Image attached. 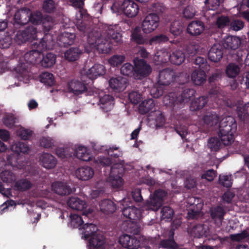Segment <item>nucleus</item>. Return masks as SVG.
Returning <instances> with one entry per match:
<instances>
[{
	"label": "nucleus",
	"instance_id": "31",
	"mask_svg": "<svg viewBox=\"0 0 249 249\" xmlns=\"http://www.w3.org/2000/svg\"><path fill=\"white\" fill-rule=\"evenodd\" d=\"M189 81V75L187 73H182L176 78L172 84V89H175L180 91V89L182 87L186 86V84Z\"/></svg>",
	"mask_w": 249,
	"mask_h": 249
},
{
	"label": "nucleus",
	"instance_id": "59",
	"mask_svg": "<svg viewBox=\"0 0 249 249\" xmlns=\"http://www.w3.org/2000/svg\"><path fill=\"white\" fill-rule=\"evenodd\" d=\"M69 148L59 147L56 149V154L57 156L62 159H67L69 158L72 157V153L70 151Z\"/></svg>",
	"mask_w": 249,
	"mask_h": 249
},
{
	"label": "nucleus",
	"instance_id": "56",
	"mask_svg": "<svg viewBox=\"0 0 249 249\" xmlns=\"http://www.w3.org/2000/svg\"><path fill=\"white\" fill-rule=\"evenodd\" d=\"M237 112L238 117L242 120H245L247 117H249V102L242 107H237Z\"/></svg>",
	"mask_w": 249,
	"mask_h": 249
},
{
	"label": "nucleus",
	"instance_id": "1",
	"mask_svg": "<svg viewBox=\"0 0 249 249\" xmlns=\"http://www.w3.org/2000/svg\"><path fill=\"white\" fill-rule=\"evenodd\" d=\"M71 5L78 8L75 15V25L84 36H87V41L90 45L97 46L103 53H108L114 49V47L121 44L122 36L117 29L118 26L105 25L101 33L91 29L90 17L83 8L84 0H69Z\"/></svg>",
	"mask_w": 249,
	"mask_h": 249
},
{
	"label": "nucleus",
	"instance_id": "26",
	"mask_svg": "<svg viewBox=\"0 0 249 249\" xmlns=\"http://www.w3.org/2000/svg\"><path fill=\"white\" fill-rule=\"evenodd\" d=\"M93 169L88 166H83L76 170L75 174L77 178L82 180H88L94 175Z\"/></svg>",
	"mask_w": 249,
	"mask_h": 249
},
{
	"label": "nucleus",
	"instance_id": "15",
	"mask_svg": "<svg viewBox=\"0 0 249 249\" xmlns=\"http://www.w3.org/2000/svg\"><path fill=\"white\" fill-rule=\"evenodd\" d=\"M31 10L26 7L21 8L15 14V25L23 26L29 22Z\"/></svg>",
	"mask_w": 249,
	"mask_h": 249
},
{
	"label": "nucleus",
	"instance_id": "58",
	"mask_svg": "<svg viewBox=\"0 0 249 249\" xmlns=\"http://www.w3.org/2000/svg\"><path fill=\"white\" fill-rule=\"evenodd\" d=\"M43 18L44 16H42L40 11H36L32 12L31 11L29 21L35 25L41 24Z\"/></svg>",
	"mask_w": 249,
	"mask_h": 249
},
{
	"label": "nucleus",
	"instance_id": "47",
	"mask_svg": "<svg viewBox=\"0 0 249 249\" xmlns=\"http://www.w3.org/2000/svg\"><path fill=\"white\" fill-rule=\"evenodd\" d=\"M199 199H197V203L195 204V202H193V205H195L196 209H195V207L194 206V208H191L188 212V217L190 219H196L198 218L200 211L202 210V205L201 203H198Z\"/></svg>",
	"mask_w": 249,
	"mask_h": 249
},
{
	"label": "nucleus",
	"instance_id": "25",
	"mask_svg": "<svg viewBox=\"0 0 249 249\" xmlns=\"http://www.w3.org/2000/svg\"><path fill=\"white\" fill-rule=\"evenodd\" d=\"M99 102L101 108L105 112L110 111L114 106V98L109 94H105L102 96L99 95Z\"/></svg>",
	"mask_w": 249,
	"mask_h": 249
},
{
	"label": "nucleus",
	"instance_id": "40",
	"mask_svg": "<svg viewBox=\"0 0 249 249\" xmlns=\"http://www.w3.org/2000/svg\"><path fill=\"white\" fill-rule=\"evenodd\" d=\"M155 107L154 100L152 99L142 101L139 105V111L141 114H145L152 111Z\"/></svg>",
	"mask_w": 249,
	"mask_h": 249
},
{
	"label": "nucleus",
	"instance_id": "6",
	"mask_svg": "<svg viewBox=\"0 0 249 249\" xmlns=\"http://www.w3.org/2000/svg\"><path fill=\"white\" fill-rule=\"evenodd\" d=\"M40 53L33 49L28 52H26L23 56V60L25 62H22L18 64L16 68L18 72L23 73L26 72L28 69L27 64H35L38 62H40Z\"/></svg>",
	"mask_w": 249,
	"mask_h": 249
},
{
	"label": "nucleus",
	"instance_id": "53",
	"mask_svg": "<svg viewBox=\"0 0 249 249\" xmlns=\"http://www.w3.org/2000/svg\"><path fill=\"white\" fill-rule=\"evenodd\" d=\"M183 27L179 21H174L170 26V32L175 36H179L182 32Z\"/></svg>",
	"mask_w": 249,
	"mask_h": 249
},
{
	"label": "nucleus",
	"instance_id": "61",
	"mask_svg": "<svg viewBox=\"0 0 249 249\" xmlns=\"http://www.w3.org/2000/svg\"><path fill=\"white\" fill-rule=\"evenodd\" d=\"M218 183L223 187L230 188L232 184L231 175H220L219 176Z\"/></svg>",
	"mask_w": 249,
	"mask_h": 249
},
{
	"label": "nucleus",
	"instance_id": "64",
	"mask_svg": "<svg viewBox=\"0 0 249 249\" xmlns=\"http://www.w3.org/2000/svg\"><path fill=\"white\" fill-rule=\"evenodd\" d=\"M16 118L13 114H6L3 118L4 124L9 128H12L15 126Z\"/></svg>",
	"mask_w": 249,
	"mask_h": 249
},
{
	"label": "nucleus",
	"instance_id": "62",
	"mask_svg": "<svg viewBox=\"0 0 249 249\" xmlns=\"http://www.w3.org/2000/svg\"><path fill=\"white\" fill-rule=\"evenodd\" d=\"M169 40L168 37L163 34L155 36L149 40V44L151 45L165 43Z\"/></svg>",
	"mask_w": 249,
	"mask_h": 249
},
{
	"label": "nucleus",
	"instance_id": "60",
	"mask_svg": "<svg viewBox=\"0 0 249 249\" xmlns=\"http://www.w3.org/2000/svg\"><path fill=\"white\" fill-rule=\"evenodd\" d=\"M230 237L233 241L239 242L246 238H249V233L247 230H244L240 233L231 234Z\"/></svg>",
	"mask_w": 249,
	"mask_h": 249
},
{
	"label": "nucleus",
	"instance_id": "13",
	"mask_svg": "<svg viewBox=\"0 0 249 249\" xmlns=\"http://www.w3.org/2000/svg\"><path fill=\"white\" fill-rule=\"evenodd\" d=\"M175 78V71L170 68H166L160 72L158 83L165 87L170 86L172 88V84Z\"/></svg>",
	"mask_w": 249,
	"mask_h": 249
},
{
	"label": "nucleus",
	"instance_id": "44",
	"mask_svg": "<svg viewBox=\"0 0 249 249\" xmlns=\"http://www.w3.org/2000/svg\"><path fill=\"white\" fill-rule=\"evenodd\" d=\"M55 20L50 16H44L41 24L42 25L43 31L45 33L48 32L53 27Z\"/></svg>",
	"mask_w": 249,
	"mask_h": 249
},
{
	"label": "nucleus",
	"instance_id": "55",
	"mask_svg": "<svg viewBox=\"0 0 249 249\" xmlns=\"http://www.w3.org/2000/svg\"><path fill=\"white\" fill-rule=\"evenodd\" d=\"M0 176L1 180L6 183H12L15 181L17 179L16 175L9 170L2 171L0 173Z\"/></svg>",
	"mask_w": 249,
	"mask_h": 249
},
{
	"label": "nucleus",
	"instance_id": "22",
	"mask_svg": "<svg viewBox=\"0 0 249 249\" xmlns=\"http://www.w3.org/2000/svg\"><path fill=\"white\" fill-rule=\"evenodd\" d=\"M52 190L60 196H67L72 192L71 187L66 183L62 181H56L52 184Z\"/></svg>",
	"mask_w": 249,
	"mask_h": 249
},
{
	"label": "nucleus",
	"instance_id": "24",
	"mask_svg": "<svg viewBox=\"0 0 249 249\" xmlns=\"http://www.w3.org/2000/svg\"><path fill=\"white\" fill-rule=\"evenodd\" d=\"M241 43L240 38L235 36H228L222 41L223 47L228 50H235L239 48Z\"/></svg>",
	"mask_w": 249,
	"mask_h": 249
},
{
	"label": "nucleus",
	"instance_id": "45",
	"mask_svg": "<svg viewBox=\"0 0 249 249\" xmlns=\"http://www.w3.org/2000/svg\"><path fill=\"white\" fill-rule=\"evenodd\" d=\"M11 149L13 151L18 154L20 153H27L29 150V146L24 142H16L12 144Z\"/></svg>",
	"mask_w": 249,
	"mask_h": 249
},
{
	"label": "nucleus",
	"instance_id": "50",
	"mask_svg": "<svg viewBox=\"0 0 249 249\" xmlns=\"http://www.w3.org/2000/svg\"><path fill=\"white\" fill-rule=\"evenodd\" d=\"M240 71L239 66L234 63H230L227 66L226 70L227 75L230 78L235 77Z\"/></svg>",
	"mask_w": 249,
	"mask_h": 249
},
{
	"label": "nucleus",
	"instance_id": "38",
	"mask_svg": "<svg viewBox=\"0 0 249 249\" xmlns=\"http://www.w3.org/2000/svg\"><path fill=\"white\" fill-rule=\"evenodd\" d=\"M82 51L77 47H71L64 53L66 59L70 62L76 61L82 54Z\"/></svg>",
	"mask_w": 249,
	"mask_h": 249
},
{
	"label": "nucleus",
	"instance_id": "4",
	"mask_svg": "<svg viewBox=\"0 0 249 249\" xmlns=\"http://www.w3.org/2000/svg\"><path fill=\"white\" fill-rule=\"evenodd\" d=\"M124 169L122 162L114 163L110 167L108 172V180L112 187L115 188L121 187L123 184L122 177L124 174Z\"/></svg>",
	"mask_w": 249,
	"mask_h": 249
},
{
	"label": "nucleus",
	"instance_id": "30",
	"mask_svg": "<svg viewBox=\"0 0 249 249\" xmlns=\"http://www.w3.org/2000/svg\"><path fill=\"white\" fill-rule=\"evenodd\" d=\"M42 165L46 169L54 168L57 164V160L52 155L45 153H43L40 159Z\"/></svg>",
	"mask_w": 249,
	"mask_h": 249
},
{
	"label": "nucleus",
	"instance_id": "20",
	"mask_svg": "<svg viewBox=\"0 0 249 249\" xmlns=\"http://www.w3.org/2000/svg\"><path fill=\"white\" fill-rule=\"evenodd\" d=\"M211 216L215 223L221 225L226 212L222 206L218 205L210 210Z\"/></svg>",
	"mask_w": 249,
	"mask_h": 249
},
{
	"label": "nucleus",
	"instance_id": "41",
	"mask_svg": "<svg viewBox=\"0 0 249 249\" xmlns=\"http://www.w3.org/2000/svg\"><path fill=\"white\" fill-rule=\"evenodd\" d=\"M42 59L40 61L41 66L44 68H51L56 61V56L51 53H47L45 55L42 54Z\"/></svg>",
	"mask_w": 249,
	"mask_h": 249
},
{
	"label": "nucleus",
	"instance_id": "19",
	"mask_svg": "<svg viewBox=\"0 0 249 249\" xmlns=\"http://www.w3.org/2000/svg\"><path fill=\"white\" fill-rule=\"evenodd\" d=\"M75 37V34L65 32L58 36L57 44L61 47H67L74 43Z\"/></svg>",
	"mask_w": 249,
	"mask_h": 249
},
{
	"label": "nucleus",
	"instance_id": "23",
	"mask_svg": "<svg viewBox=\"0 0 249 249\" xmlns=\"http://www.w3.org/2000/svg\"><path fill=\"white\" fill-rule=\"evenodd\" d=\"M205 29L204 23L200 20H194L190 22L187 27V31L193 36L200 35Z\"/></svg>",
	"mask_w": 249,
	"mask_h": 249
},
{
	"label": "nucleus",
	"instance_id": "21",
	"mask_svg": "<svg viewBox=\"0 0 249 249\" xmlns=\"http://www.w3.org/2000/svg\"><path fill=\"white\" fill-rule=\"evenodd\" d=\"M223 49L222 46L219 44H214L209 50L208 56L210 60L217 62L223 57Z\"/></svg>",
	"mask_w": 249,
	"mask_h": 249
},
{
	"label": "nucleus",
	"instance_id": "3",
	"mask_svg": "<svg viewBox=\"0 0 249 249\" xmlns=\"http://www.w3.org/2000/svg\"><path fill=\"white\" fill-rule=\"evenodd\" d=\"M83 232L85 238L89 239V245L90 247L96 249H102L105 241L102 234H97V227L92 223L87 222L82 226Z\"/></svg>",
	"mask_w": 249,
	"mask_h": 249
},
{
	"label": "nucleus",
	"instance_id": "63",
	"mask_svg": "<svg viewBox=\"0 0 249 249\" xmlns=\"http://www.w3.org/2000/svg\"><path fill=\"white\" fill-rule=\"evenodd\" d=\"M165 87L164 86H162L157 83L151 89V93L153 97L158 98L162 96L164 92Z\"/></svg>",
	"mask_w": 249,
	"mask_h": 249
},
{
	"label": "nucleus",
	"instance_id": "27",
	"mask_svg": "<svg viewBox=\"0 0 249 249\" xmlns=\"http://www.w3.org/2000/svg\"><path fill=\"white\" fill-rule=\"evenodd\" d=\"M72 153V157L75 156L77 159L85 161H89L91 160V157L88 152L86 147L83 146H79L75 150L71 149Z\"/></svg>",
	"mask_w": 249,
	"mask_h": 249
},
{
	"label": "nucleus",
	"instance_id": "12",
	"mask_svg": "<svg viewBox=\"0 0 249 249\" xmlns=\"http://www.w3.org/2000/svg\"><path fill=\"white\" fill-rule=\"evenodd\" d=\"M178 90L173 89V91L170 92L163 97V102L167 107L172 110L179 108L182 105L181 102L182 99L179 98Z\"/></svg>",
	"mask_w": 249,
	"mask_h": 249
},
{
	"label": "nucleus",
	"instance_id": "17",
	"mask_svg": "<svg viewBox=\"0 0 249 249\" xmlns=\"http://www.w3.org/2000/svg\"><path fill=\"white\" fill-rule=\"evenodd\" d=\"M106 73V69L104 65L95 64L86 72L85 77L92 84L93 80L97 77L103 75Z\"/></svg>",
	"mask_w": 249,
	"mask_h": 249
},
{
	"label": "nucleus",
	"instance_id": "42",
	"mask_svg": "<svg viewBox=\"0 0 249 249\" xmlns=\"http://www.w3.org/2000/svg\"><path fill=\"white\" fill-rule=\"evenodd\" d=\"M89 213L83 212L82 215L84 217L77 214L72 215L71 217V225L74 228H79L80 229L81 228V226L85 224V221L84 219H87L88 215Z\"/></svg>",
	"mask_w": 249,
	"mask_h": 249
},
{
	"label": "nucleus",
	"instance_id": "5",
	"mask_svg": "<svg viewBox=\"0 0 249 249\" xmlns=\"http://www.w3.org/2000/svg\"><path fill=\"white\" fill-rule=\"evenodd\" d=\"M36 28L33 26L26 27L23 31H18L14 36V40L15 43L20 45L27 42L35 40L36 37Z\"/></svg>",
	"mask_w": 249,
	"mask_h": 249
},
{
	"label": "nucleus",
	"instance_id": "16",
	"mask_svg": "<svg viewBox=\"0 0 249 249\" xmlns=\"http://www.w3.org/2000/svg\"><path fill=\"white\" fill-rule=\"evenodd\" d=\"M121 8L127 17L133 18L136 16L139 11V6L132 0H124Z\"/></svg>",
	"mask_w": 249,
	"mask_h": 249
},
{
	"label": "nucleus",
	"instance_id": "36",
	"mask_svg": "<svg viewBox=\"0 0 249 249\" xmlns=\"http://www.w3.org/2000/svg\"><path fill=\"white\" fill-rule=\"evenodd\" d=\"M101 211L107 214L113 213L116 210L114 203L109 199H104L99 204Z\"/></svg>",
	"mask_w": 249,
	"mask_h": 249
},
{
	"label": "nucleus",
	"instance_id": "2",
	"mask_svg": "<svg viewBox=\"0 0 249 249\" xmlns=\"http://www.w3.org/2000/svg\"><path fill=\"white\" fill-rule=\"evenodd\" d=\"M218 136L222 143L225 145L231 143L234 141V134L237 130V124L234 118L228 116L223 118L219 124Z\"/></svg>",
	"mask_w": 249,
	"mask_h": 249
},
{
	"label": "nucleus",
	"instance_id": "29",
	"mask_svg": "<svg viewBox=\"0 0 249 249\" xmlns=\"http://www.w3.org/2000/svg\"><path fill=\"white\" fill-rule=\"evenodd\" d=\"M130 39L134 43L139 45L144 44L148 41L147 38L142 33L141 28L139 27H135L132 31Z\"/></svg>",
	"mask_w": 249,
	"mask_h": 249
},
{
	"label": "nucleus",
	"instance_id": "32",
	"mask_svg": "<svg viewBox=\"0 0 249 249\" xmlns=\"http://www.w3.org/2000/svg\"><path fill=\"white\" fill-rule=\"evenodd\" d=\"M191 79L196 85H201L206 80V74L204 70L200 69H196L192 73Z\"/></svg>",
	"mask_w": 249,
	"mask_h": 249
},
{
	"label": "nucleus",
	"instance_id": "48",
	"mask_svg": "<svg viewBox=\"0 0 249 249\" xmlns=\"http://www.w3.org/2000/svg\"><path fill=\"white\" fill-rule=\"evenodd\" d=\"M123 226H126V228H124L126 231L134 235H137L140 232V227L134 222L129 221L128 223H124Z\"/></svg>",
	"mask_w": 249,
	"mask_h": 249
},
{
	"label": "nucleus",
	"instance_id": "34",
	"mask_svg": "<svg viewBox=\"0 0 249 249\" xmlns=\"http://www.w3.org/2000/svg\"><path fill=\"white\" fill-rule=\"evenodd\" d=\"M203 121L208 126H216L219 123V117L214 111L208 112L203 116Z\"/></svg>",
	"mask_w": 249,
	"mask_h": 249
},
{
	"label": "nucleus",
	"instance_id": "10",
	"mask_svg": "<svg viewBox=\"0 0 249 249\" xmlns=\"http://www.w3.org/2000/svg\"><path fill=\"white\" fill-rule=\"evenodd\" d=\"M167 193L162 189L156 190L152 197L149 201H147L145 206L146 209L154 211H158L162 206L164 198L166 196Z\"/></svg>",
	"mask_w": 249,
	"mask_h": 249
},
{
	"label": "nucleus",
	"instance_id": "57",
	"mask_svg": "<svg viewBox=\"0 0 249 249\" xmlns=\"http://www.w3.org/2000/svg\"><path fill=\"white\" fill-rule=\"evenodd\" d=\"M135 66L129 63H126L124 64L120 69V72L122 74L127 76L134 77Z\"/></svg>",
	"mask_w": 249,
	"mask_h": 249
},
{
	"label": "nucleus",
	"instance_id": "33",
	"mask_svg": "<svg viewBox=\"0 0 249 249\" xmlns=\"http://www.w3.org/2000/svg\"><path fill=\"white\" fill-rule=\"evenodd\" d=\"M68 206L71 209L77 211H82L86 207V202L78 197H71L67 201Z\"/></svg>",
	"mask_w": 249,
	"mask_h": 249
},
{
	"label": "nucleus",
	"instance_id": "14",
	"mask_svg": "<svg viewBox=\"0 0 249 249\" xmlns=\"http://www.w3.org/2000/svg\"><path fill=\"white\" fill-rule=\"evenodd\" d=\"M53 44L52 36L50 34L45 33L43 37L38 42L36 41L33 44V47L36 51L40 53L41 56L42 52L47 49H52Z\"/></svg>",
	"mask_w": 249,
	"mask_h": 249
},
{
	"label": "nucleus",
	"instance_id": "18",
	"mask_svg": "<svg viewBox=\"0 0 249 249\" xmlns=\"http://www.w3.org/2000/svg\"><path fill=\"white\" fill-rule=\"evenodd\" d=\"M119 242L123 247L128 249H137L141 245L140 241L135 237L131 236L127 234L121 236Z\"/></svg>",
	"mask_w": 249,
	"mask_h": 249
},
{
	"label": "nucleus",
	"instance_id": "43",
	"mask_svg": "<svg viewBox=\"0 0 249 249\" xmlns=\"http://www.w3.org/2000/svg\"><path fill=\"white\" fill-rule=\"evenodd\" d=\"M207 227L202 224H197L195 226L192 231V234L195 238H200L206 236Z\"/></svg>",
	"mask_w": 249,
	"mask_h": 249
},
{
	"label": "nucleus",
	"instance_id": "37",
	"mask_svg": "<svg viewBox=\"0 0 249 249\" xmlns=\"http://www.w3.org/2000/svg\"><path fill=\"white\" fill-rule=\"evenodd\" d=\"M178 92L179 93L180 99H182L181 100L182 104L190 100V98L194 96L196 93V91L193 89L188 88L187 86L182 87L180 89V91H178Z\"/></svg>",
	"mask_w": 249,
	"mask_h": 249
},
{
	"label": "nucleus",
	"instance_id": "39",
	"mask_svg": "<svg viewBox=\"0 0 249 249\" xmlns=\"http://www.w3.org/2000/svg\"><path fill=\"white\" fill-rule=\"evenodd\" d=\"M169 60L173 64L179 65L185 60L184 53L182 51L176 50L170 55Z\"/></svg>",
	"mask_w": 249,
	"mask_h": 249
},
{
	"label": "nucleus",
	"instance_id": "54",
	"mask_svg": "<svg viewBox=\"0 0 249 249\" xmlns=\"http://www.w3.org/2000/svg\"><path fill=\"white\" fill-rule=\"evenodd\" d=\"M40 82L45 85L52 86L54 84V79L51 73L45 72L40 75Z\"/></svg>",
	"mask_w": 249,
	"mask_h": 249
},
{
	"label": "nucleus",
	"instance_id": "28",
	"mask_svg": "<svg viewBox=\"0 0 249 249\" xmlns=\"http://www.w3.org/2000/svg\"><path fill=\"white\" fill-rule=\"evenodd\" d=\"M126 79L124 78H111L109 81L111 88L117 91H123L126 87Z\"/></svg>",
	"mask_w": 249,
	"mask_h": 249
},
{
	"label": "nucleus",
	"instance_id": "51",
	"mask_svg": "<svg viewBox=\"0 0 249 249\" xmlns=\"http://www.w3.org/2000/svg\"><path fill=\"white\" fill-rule=\"evenodd\" d=\"M161 219L165 221H171L174 214V211L169 206H164L161 209Z\"/></svg>",
	"mask_w": 249,
	"mask_h": 249
},
{
	"label": "nucleus",
	"instance_id": "52",
	"mask_svg": "<svg viewBox=\"0 0 249 249\" xmlns=\"http://www.w3.org/2000/svg\"><path fill=\"white\" fill-rule=\"evenodd\" d=\"M56 8V3L53 0H45L42 4V10L45 13H53Z\"/></svg>",
	"mask_w": 249,
	"mask_h": 249
},
{
	"label": "nucleus",
	"instance_id": "7",
	"mask_svg": "<svg viewBox=\"0 0 249 249\" xmlns=\"http://www.w3.org/2000/svg\"><path fill=\"white\" fill-rule=\"evenodd\" d=\"M133 61L135 66V79H142L150 74L151 68L144 59L135 58Z\"/></svg>",
	"mask_w": 249,
	"mask_h": 249
},
{
	"label": "nucleus",
	"instance_id": "9",
	"mask_svg": "<svg viewBox=\"0 0 249 249\" xmlns=\"http://www.w3.org/2000/svg\"><path fill=\"white\" fill-rule=\"evenodd\" d=\"M82 81L78 80H72L68 83V89L69 92L72 93L75 95L82 94L87 91V85L92 84L83 76Z\"/></svg>",
	"mask_w": 249,
	"mask_h": 249
},
{
	"label": "nucleus",
	"instance_id": "49",
	"mask_svg": "<svg viewBox=\"0 0 249 249\" xmlns=\"http://www.w3.org/2000/svg\"><path fill=\"white\" fill-rule=\"evenodd\" d=\"M160 246L166 249H176L178 247V245L174 239L173 234L169 238L160 241Z\"/></svg>",
	"mask_w": 249,
	"mask_h": 249
},
{
	"label": "nucleus",
	"instance_id": "8",
	"mask_svg": "<svg viewBox=\"0 0 249 249\" xmlns=\"http://www.w3.org/2000/svg\"><path fill=\"white\" fill-rule=\"evenodd\" d=\"M122 205V214L124 217L131 220H137L141 218L140 210L132 205V202L129 201V198L123 199Z\"/></svg>",
	"mask_w": 249,
	"mask_h": 249
},
{
	"label": "nucleus",
	"instance_id": "35",
	"mask_svg": "<svg viewBox=\"0 0 249 249\" xmlns=\"http://www.w3.org/2000/svg\"><path fill=\"white\" fill-rule=\"evenodd\" d=\"M208 96H201L192 101L190 107L191 111H196L203 108L207 104Z\"/></svg>",
	"mask_w": 249,
	"mask_h": 249
},
{
	"label": "nucleus",
	"instance_id": "46",
	"mask_svg": "<svg viewBox=\"0 0 249 249\" xmlns=\"http://www.w3.org/2000/svg\"><path fill=\"white\" fill-rule=\"evenodd\" d=\"M31 182L26 179H21L16 181L15 187L18 191H24L30 189Z\"/></svg>",
	"mask_w": 249,
	"mask_h": 249
},
{
	"label": "nucleus",
	"instance_id": "11",
	"mask_svg": "<svg viewBox=\"0 0 249 249\" xmlns=\"http://www.w3.org/2000/svg\"><path fill=\"white\" fill-rule=\"evenodd\" d=\"M160 18L155 13H150L147 15L142 22V28L145 34L152 32L159 25Z\"/></svg>",
	"mask_w": 249,
	"mask_h": 249
}]
</instances>
